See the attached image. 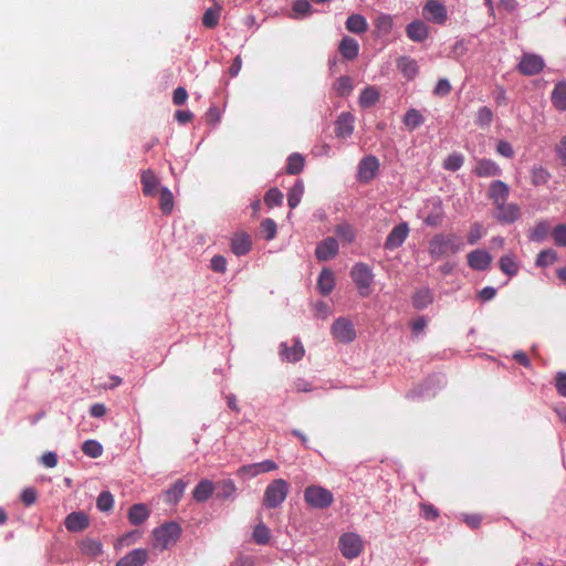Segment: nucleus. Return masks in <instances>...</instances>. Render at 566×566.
I'll return each mask as SVG.
<instances>
[{
    "instance_id": "obj_1",
    "label": "nucleus",
    "mask_w": 566,
    "mask_h": 566,
    "mask_svg": "<svg viewBox=\"0 0 566 566\" xmlns=\"http://www.w3.org/2000/svg\"><path fill=\"white\" fill-rule=\"evenodd\" d=\"M463 249V243L454 233H439L429 241V254L432 259L439 260L449 254H455Z\"/></svg>"
},
{
    "instance_id": "obj_2",
    "label": "nucleus",
    "mask_w": 566,
    "mask_h": 566,
    "mask_svg": "<svg viewBox=\"0 0 566 566\" xmlns=\"http://www.w3.org/2000/svg\"><path fill=\"white\" fill-rule=\"evenodd\" d=\"M181 527L176 522H168L153 531V547L159 551L170 548L177 543Z\"/></svg>"
},
{
    "instance_id": "obj_3",
    "label": "nucleus",
    "mask_w": 566,
    "mask_h": 566,
    "mask_svg": "<svg viewBox=\"0 0 566 566\" xmlns=\"http://www.w3.org/2000/svg\"><path fill=\"white\" fill-rule=\"evenodd\" d=\"M289 483L284 479L273 480L265 489L263 505L268 509L279 507L287 497Z\"/></svg>"
},
{
    "instance_id": "obj_4",
    "label": "nucleus",
    "mask_w": 566,
    "mask_h": 566,
    "mask_svg": "<svg viewBox=\"0 0 566 566\" xmlns=\"http://www.w3.org/2000/svg\"><path fill=\"white\" fill-rule=\"evenodd\" d=\"M304 500L314 509H326L334 502V495L321 485H310L304 491Z\"/></svg>"
},
{
    "instance_id": "obj_5",
    "label": "nucleus",
    "mask_w": 566,
    "mask_h": 566,
    "mask_svg": "<svg viewBox=\"0 0 566 566\" xmlns=\"http://www.w3.org/2000/svg\"><path fill=\"white\" fill-rule=\"evenodd\" d=\"M350 276L356 284L360 296L366 297L370 294V285L374 281V274L369 265L357 263L350 271Z\"/></svg>"
},
{
    "instance_id": "obj_6",
    "label": "nucleus",
    "mask_w": 566,
    "mask_h": 566,
    "mask_svg": "<svg viewBox=\"0 0 566 566\" xmlns=\"http://www.w3.org/2000/svg\"><path fill=\"white\" fill-rule=\"evenodd\" d=\"M338 547L345 558L354 559L363 552L364 544L358 534L345 533L339 537Z\"/></svg>"
},
{
    "instance_id": "obj_7",
    "label": "nucleus",
    "mask_w": 566,
    "mask_h": 566,
    "mask_svg": "<svg viewBox=\"0 0 566 566\" xmlns=\"http://www.w3.org/2000/svg\"><path fill=\"white\" fill-rule=\"evenodd\" d=\"M521 208L517 203L504 201L494 206V218L504 224H510L518 220Z\"/></svg>"
},
{
    "instance_id": "obj_8",
    "label": "nucleus",
    "mask_w": 566,
    "mask_h": 566,
    "mask_svg": "<svg viewBox=\"0 0 566 566\" xmlns=\"http://www.w3.org/2000/svg\"><path fill=\"white\" fill-rule=\"evenodd\" d=\"M332 335L340 343H350L356 337L353 323L345 317L337 318L331 328Z\"/></svg>"
},
{
    "instance_id": "obj_9",
    "label": "nucleus",
    "mask_w": 566,
    "mask_h": 566,
    "mask_svg": "<svg viewBox=\"0 0 566 566\" xmlns=\"http://www.w3.org/2000/svg\"><path fill=\"white\" fill-rule=\"evenodd\" d=\"M542 56L533 53H525L521 57L517 70L521 74L532 76L538 74L544 69Z\"/></svg>"
},
{
    "instance_id": "obj_10",
    "label": "nucleus",
    "mask_w": 566,
    "mask_h": 566,
    "mask_svg": "<svg viewBox=\"0 0 566 566\" xmlns=\"http://www.w3.org/2000/svg\"><path fill=\"white\" fill-rule=\"evenodd\" d=\"M379 169V160L375 156L363 158L358 165L357 178L360 182L373 180Z\"/></svg>"
},
{
    "instance_id": "obj_11",
    "label": "nucleus",
    "mask_w": 566,
    "mask_h": 566,
    "mask_svg": "<svg viewBox=\"0 0 566 566\" xmlns=\"http://www.w3.org/2000/svg\"><path fill=\"white\" fill-rule=\"evenodd\" d=\"M423 14L437 24H443L448 18L446 7L438 0H429L423 7Z\"/></svg>"
},
{
    "instance_id": "obj_12",
    "label": "nucleus",
    "mask_w": 566,
    "mask_h": 566,
    "mask_svg": "<svg viewBox=\"0 0 566 566\" xmlns=\"http://www.w3.org/2000/svg\"><path fill=\"white\" fill-rule=\"evenodd\" d=\"M409 234V227L408 223L402 222L396 226L390 233L388 234L386 241H385V249L387 250H395L399 248L407 239Z\"/></svg>"
},
{
    "instance_id": "obj_13",
    "label": "nucleus",
    "mask_w": 566,
    "mask_h": 566,
    "mask_svg": "<svg viewBox=\"0 0 566 566\" xmlns=\"http://www.w3.org/2000/svg\"><path fill=\"white\" fill-rule=\"evenodd\" d=\"M280 356L283 360L289 363H296L301 360L305 354V349L298 339L293 340V345L289 346L287 343H281Z\"/></svg>"
},
{
    "instance_id": "obj_14",
    "label": "nucleus",
    "mask_w": 566,
    "mask_h": 566,
    "mask_svg": "<svg viewBox=\"0 0 566 566\" xmlns=\"http://www.w3.org/2000/svg\"><path fill=\"white\" fill-rule=\"evenodd\" d=\"M338 249L337 240L328 237L317 244L315 255L319 261H328L336 256Z\"/></svg>"
},
{
    "instance_id": "obj_15",
    "label": "nucleus",
    "mask_w": 566,
    "mask_h": 566,
    "mask_svg": "<svg viewBox=\"0 0 566 566\" xmlns=\"http://www.w3.org/2000/svg\"><path fill=\"white\" fill-rule=\"evenodd\" d=\"M468 264L471 269L478 271H485L490 268L492 262V256L485 250H473L468 256Z\"/></svg>"
},
{
    "instance_id": "obj_16",
    "label": "nucleus",
    "mask_w": 566,
    "mask_h": 566,
    "mask_svg": "<svg viewBox=\"0 0 566 566\" xmlns=\"http://www.w3.org/2000/svg\"><path fill=\"white\" fill-rule=\"evenodd\" d=\"M231 251L238 255H245L252 248L251 237L245 232H237L231 238Z\"/></svg>"
},
{
    "instance_id": "obj_17",
    "label": "nucleus",
    "mask_w": 566,
    "mask_h": 566,
    "mask_svg": "<svg viewBox=\"0 0 566 566\" xmlns=\"http://www.w3.org/2000/svg\"><path fill=\"white\" fill-rule=\"evenodd\" d=\"M149 554L145 548H136L122 557L116 566H144L148 560Z\"/></svg>"
},
{
    "instance_id": "obj_18",
    "label": "nucleus",
    "mask_w": 566,
    "mask_h": 566,
    "mask_svg": "<svg viewBox=\"0 0 566 566\" xmlns=\"http://www.w3.org/2000/svg\"><path fill=\"white\" fill-rule=\"evenodd\" d=\"M355 117L353 114L345 112L342 113L335 123V134L338 138H347L354 132Z\"/></svg>"
},
{
    "instance_id": "obj_19",
    "label": "nucleus",
    "mask_w": 566,
    "mask_h": 566,
    "mask_svg": "<svg viewBox=\"0 0 566 566\" xmlns=\"http://www.w3.org/2000/svg\"><path fill=\"white\" fill-rule=\"evenodd\" d=\"M510 195L509 186L502 180L492 181L489 187V198L493 206L507 201Z\"/></svg>"
},
{
    "instance_id": "obj_20",
    "label": "nucleus",
    "mask_w": 566,
    "mask_h": 566,
    "mask_svg": "<svg viewBox=\"0 0 566 566\" xmlns=\"http://www.w3.org/2000/svg\"><path fill=\"white\" fill-rule=\"evenodd\" d=\"M65 527L70 532H82L88 527V518L83 512H72L65 518Z\"/></svg>"
},
{
    "instance_id": "obj_21",
    "label": "nucleus",
    "mask_w": 566,
    "mask_h": 566,
    "mask_svg": "<svg viewBox=\"0 0 566 566\" xmlns=\"http://www.w3.org/2000/svg\"><path fill=\"white\" fill-rule=\"evenodd\" d=\"M474 174L478 177H495L502 174L499 165L491 159H480L474 168Z\"/></svg>"
},
{
    "instance_id": "obj_22",
    "label": "nucleus",
    "mask_w": 566,
    "mask_h": 566,
    "mask_svg": "<svg viewBox=\"0 0 566 566\" xmlns=\"http://www.w3.org/2000/svg\"><path fill=\"white\" fill-rule=\"evenodd\" d=\"M140 182L143 186V193L145 196H156L157 188L159 186V179L151 169H147L142 172Z\"/></svg>"
},
{
    "instance_id": "obj_23",
    "label": "nucleus",
    "mask_w": 566,
    "mask_h": 566,
    "mask_svg": "<svg viewBox=\"0 0 566 566\" xmlns=\"http://www.w3.org/2000/svg\"><path fill=\"white\" fill-rule=\"evenodd\" d=\"M338 51L344 59L353 61L358 55L359 44L355 39L344 36L339 43Z\"/></svg>"
},
{
    "instance_id": "obj_24",
    "label": "nucleus",
    "mask_w": 566,
    "mask_h": 566,
    "mask_svg": "<svg viewBox=\"0 0 566 566\" xmlns=\"http://www.w3.org/2000/svg\"><path fill=\"white\" fill-rule=\"evenodd\" d=\"M407 36L415 42H422L428 36V27L420 20L412 21L406 28Z\"/></svg>"
},
{
    "instance_id": "obj_25",
    "label": "nucleus",
    "mask_w": 566,
    "mask_h": 566,
    "mask_svg": "<svg viewBox=\"0 0 566 566\" xmlns=\"http://www.w3.org/2000/svg\"><path fill=\"white\" fill-rule=\"evenodd\" d=\"M213 1V6L207 9L202 15V24L206 28L213 29L219 24L222 7L216 0Z\"/></svg>"
},
{
    "instance_id": "obj_26",
    "label": "nucleus",
    "mask_w": 566,
    "mask_h": 566,
    "mask_svg": "<svg viewBox=\"0 0 566 566\" xmlns=\"http://www.w3.org/2000/svg\"><path fill=\"white\" fill-rule=\"evenodd\" d=\"M552 104L559 111H566V82H558L552 92Z\"/></svg>"
},
{
    "instance_id": "obj_27",
    "label": "nucleus",
    "mask_w": 566,
    "mask_h": 566,
    "mask_svg": "<svg viewBox=\"0 0 566 566\" xmlns=\"http://www.w3.org/2000/svg\"><path fill=\"white\" fill-rule=\"evenodd\" d=\"M214 484L210 480H201L192 491L197 502H206L213 493Z\"/></svg>"
},
{
    "instance_id": "obj_28",
    "label": "nucleus",
    "mask_w": 566,
    "mask_h": 566,
    "mask_svg": "<svg viewBox=\"0 0 566 566\" xmlns=\"http://www.w3.org/2000/svg\"><path fill=\"white\" fill-rule=\"evenodd\" d=\"M318 290L323 295H328L335 286V276L329 269H323L317 280Z\"/></svg>"
},
{
    "instance_id": "obj_29",
    "label": "nucleus",
    "mask_w": 566,
    "mask_h": 566,
    "mask_svg": "<svg viewBox=\"0 0 566 566\" xmlns=\"http://www.w3.org/2000/svg\"><path fill=\"white\" fill-rule=\"evenodd\" d=\"M346 29L349 32L361 34L368 30V23L361 14H350L346 20Z\"/></svg>"
},
{
    "instance_id": "obj_30",
    "label": "nucleus",
    "mask_w": 566,
    "mask_h": 566,
    "mask_svg": "<svg viewBox=\"0 0 566 566\" xmlns=\"http://www.w3.org/2000/svg\"><path fill=\"white\" fill-rule=\"evenodd\" d=\"M551 224L546 220H539L530 230L528 239L533 242L544 241L549 233Z\"/></svg>"
},
{
    "instance_id": "obj_31",
    "label": "nucleus",
    "mask_w": 566,
    "mask_h": 566,
    "mask_svg": "<svg viewBox=\"0 0 566 566\" xmlns=\"http://www.w3.org/2000/svg\"><path fill=\"white\" fill-rule=\"evenodd\" d=\"M149 516V510L145 504H134L129 509L128 518L133 525L143 524Z\"/></svg>"
},
{
    "instance_id": "obj_32",
    "label": "nucleus",
    "mask_w": 566,
    "mask_h": 566,
    "mask_svg": "<svg viewBox=\"0 0 566 566\" xmlns=\"http://www.w3.org/2000/svg\"><path fill=\"white\" fill-rule=\"evenodd\" d=\"M400 72L409 80H412L418 74V64L415 60L402 56L397 63Z\"/></svg>"
},
{
    "instance_id": "obj_33",
    "label": "nucleus",
    "mask_w": 566,
    "mask_h": 566,
    "mask_svg": "<svg viewBox=\"0 0 566 566\" xmlns=\"http://www.w3.org/2000/svg\"><path fill=\"white\" fill-rule=\"evenodd\" d=\"M80 549L82 554L96 557L102 555L103 553V546L101 542L92 538H85L80 543Z\"/></svg>"
},
{
    "instance_id": "obj_34",
    "label": "nucleus",
    "mask_w": 566,
    "mask_h": 566,
    "mask_svg": "<svg viewBox=\"0 0 566 566\" xmlns=\"http://www.w3.org/2000/svg\"><path fill=\"white\" fill-rule=\"evenodd\" d=\"M379 99V92L375 86H367L359 96V104L364 108L374 106Z\"/></svg>"
},
{
    "instance_id": "obj_35",
    "label": "nucleus",
    "mask_w": 566,
    "mask_h": 566,
    "mask_svg": "<svg viewBox=\"0 0 566 566\" xmlns=\"http://www.w3.org/2000/svg\"><path fill=\"white\" fill-rule=\"evenodd\" d=\"M424 122V117L422 114L416 109L410 108L403 116V124L408 127L409 130H415Z\"/></svg>"
},
{
    "instance_id": "obj_36",
    "label": "nucleus",
    "mask_w": 566,
    "mask_h": 566,
    "mask_svg": "<svg viewBox=\"0 0 566 566\" xmlns=\"http://www.w3.org/2000/svg\"><path fill=\"white\" fill-rule=\"evenodd\" d=\"M186 483L179 479L166 491V501L177 503L184 495Z\"/></svg>"
},
{
    "instance_id": "obj_37",
    "label": "nucleus",
    "mask_w": 566,
    "mask_h": 566,
    "mask_svg": "<svg viewBox=\"0 0 566 566\" xmlns=\"http://www.w3.org/2000/svg\"><path fill=\"white\" fill-rule=\"evenodd\" d=\"M433 301L432 293L429 289L417 291L412 297L413 306L418 310L426 308Z\"/></svg>"
},
{
    "instance_id": "obj_38",
    "label": "nucleus",
    "mask_w": 566,
    "mask_h": 566,
    "mask_svg": "<svg viewBox=\"0 0 566 566\" xmlns=\"http://www.w3.org/2000/svg\"><path fill=\"white\" fill-rule=\"evenodd\" d=\"M304 193V185L301 180H296L287 193V205L291 209L297 207Z\"/></svg>"
},
{
    "instance_id": "obj_39",
    "label": "nucleus",
    "mask_w": 566,
    "mask_h": 566,
    "mask_svg": "<svg viewBox=\"0 0 566 566\" xmlns=\"http://www.w3.org/2000/svg\"><path fill=\"white\" fill-rule=\"evenodd\" d=\"M551 178L549 171L543 166H535L531 171V182L534 186H543L548 182Z\"/></svg>"
},
{
    "instance_id": "obj_40",
    "label": "nucleus",
    "mask_w": 566,
    "mask_h": 566,
    "mask_svg": "<svg viewBox=\"0 0 566 566\" xmlns=\"http://www.w3.org/2000/svg\"><path fill=\"white\" fill-rule=\"evenodd\" d=\"M499 265H500L501 271L509 276H514L518 272V265H517L514 256L511 254L503 255L500 259Z\"/></svg>"
},
{
    "instance_id": "obj_41",
    "label": "nucleus",
    "mask_w": 566,
    "mask_h": 566,
    "mask_svg": "<svg viewBox=\"0 0 566 566\" xmlns=\"http://www.w3.org/2000/svg\"><path fill=\"white\" fill-rule=\"evenodd\" d=\"M303 168H304V157L301 154L294 153L289 156L287 166H286L287 174L297 175L303 170Z\"/></svg>"
},
{
    "instance_id": "obj_42",
    "label": "nucleus",
    "mask_w": 566,
    "mask_h": 566,
    "mask_svg": "<svg viewBox=\"0 0 566 566\" xmlns=\"http://www.w3.org/2000/svg\"><path fill=\"white\" fill-rule=\"evenodd\" d=\"M252 538L258 545L268 544L270 541L269 527L263 522H260L253 530Z\"/></svg>"
},
{
    "instance_id": "obj_43",
    "label": "nucleus",
    "mask_w": 566,
    "mask_h": 566,
    "mask_svg": "<svg viewBox=\"0 0 566 566\" xmlns=\"http://www.w3.org/2000/svg\"><path fill=\"white\" fill-rule=\"evenodd\" d=\"M217 490L218 499H229L235 493L237 488L232 480H223L217 483Z\"/></svg>"
},
{
    "instance_id": "obj_44",
    "label": "nucleus",
    "mask_w": 566,
    "mask_h": 566,
    "mask_svg": "<svg viewBox=\"0 0 566 566\" xmlns=\"http://www.w3.org/2000/svg\"><path fill=\"white\" fill-rule=\"evenodd\" d=\"M160 210L165 214H169L174 209V196L168 188H163L159 196Z\"/></svg>"
},
{
    "instance_id": "obj_45",
    "label": "nucleus",
    "mask_w": 566,
    "mask_h": 566,
    "mask_svg": "<svg viewBox=\"0 0 566 566\" xmlns=\"http://www.w3.org/2000/svg\"><path fill=\"white\" fill-rule=\"evenodd\" d=\"M334 90L339 96H348L353 91V83L349 76H340L334 83Z\"/></svg>"
},
{
    "instance_id": "obj_46",
    "label": "nucleus",
    "mask_w": 566,
    "mask_h": 566,
    "mask_svg": "<svg viewBox=\"0 0 566 566\" xmlns=\"http://www.w3.org/2000/svg\"><path fill=\"white\" fill-rule=\"evenodd\" d=\"M392 25H394L392 19L388 14H381L375 21L376 30L381 35L389 34L392 30Z\"/></svg>"
},
{
    "instance_id": "obj_47",
    "label": "nucleus",
    "mask_w": 566,
    "mask_h": 566,
    "mask_svg": "<svg viewBox=\"0 0 566 566\" xmlns=\"http://www.w3.org/2000/svg\"><path fill=\"white\" fill-rule=\"evenodd\" d=\"M82 451L84 454H86L87 457H91V458H98L102 455L103 453V447L99 442L95 441V440H86L83 444H82Z\"/></svg>"
},
{
    "instance_id": "obj_48",
    "label": "nucleus",
    "mask_w": 566,
    "mask_h": 566,
    "mask_svg": "<svg viewBox=\"0 0 566 566\" xmlns=\"http://www.w3.org/2000/svg\"><path fill=\"white\" fill-rule=\"evenodd\" d=\"M557 253L554 250H543L537 254L536 264L538 266L545 268L551 264H554L557 261Z\"/></svg>"
},
{
    "instance_id": "obj_49",
    "label": "nucleus",
    "mask_w": 566,
    "mask_h": 566,
    "mask_svg": "<svg viewBox=\"0 0 566 566\" xmlns=\"http://www.w3.org/2000/svg\"><path fill=\"white\" fill-rule=\"evenodd\" d=\"M493 120V112L490 107L483 106L476 112L475 123L480 127H489Z\"/></svg>"
},
{
    "instance_id": "obj_50",
    "label": "nucleus",
    "mask_w": 566,
    "mask_h": 566,
    "mask_svg": "<svg viewBox=\"0 0 566 566\" xmlns=\"http://www.w3.org/2000/svg\"><path fill=\"white\" fill-rule=\"evenodd\" d=\"M264 202L269 208L281 206L283 202V193L277 188H271L264 196Z\"/></svg>"
},
{
    "instance_id": "obj_51",
    "label": "nucleus",
    "mask_w": 566,
    "mask_h": 566,
    "mask_svg": "<svg viewBox=\"0 0 566 566\" xmlns=\"http://www.w3.org/2000/svg\"><path fill=\"white\" fill-rule=\"evenodd\" d=\"M260 231L263 238L270 241L276 235V223L272 219H264L260 224Z\"/></svg>"
},
{
    "instance_id": "obj_52",
    "label": "nucleus",
    "mask_w": 566,
    "mask_h": 566,
    "mask_svg": "<svg viewBox=\"0 0 566 566\" xmlns=\"http://www.w3.org/2000/svg\"><path fill=\"white\" fill-rule=\"evenodd\" d=\"M463 163H464L463 156L454 153V154L449 155L446 158V160L443 163V167L447 170L457 171L458 169H460L462 167Z\"/></svg>"
},
{
    "instance_id": "obj_53",
    "label": "nucleus",
    "mask_w": 566,
    "mask_h": 566,
    "mask_svg": "<svg viewBox=\"0 0 566 566\" xmlns=\"http://www.w3.org/2000/svg\"><path fill=\"white\" fill-rule=\"evenodd\" d=\"M484 235V229L482 224L479 222H474L468 232L467 241L469 244L473 245L478 243V241Z\"/></svg>"
},
{
    "instance_id": "obj_54",
    "label": "nucleus",
    "mask_w": 566,
    "mask_h": 566,
    "mask_svg": "<svg viewBox=\"0 0 566 566\" xmlns=\"http://www.w3.org/2000/svg\"><path fill=\"white\" fill-rule=\"evenodd\" d=\"M338 238L347 243H350L355 239L354 229L349 224H339L335 230Z\"/></svg>"
},
{
    "instance_id": "obj_55",
    "label": "nucleus",
    "mask_w": 566,
    "mask_h": 566,
    "mask_svg": "<svg viewBox=\"0 0 566 566\" xmlns=\"http://www.w3.org/2000/svg\"><path fill=\"white\" fill-rule=\"evenodd\" d=\"M554 243L558 247H566V224L556 226L552 231Z\"/></svg>"
},
{
    "instance_id": "obj_56",
    "label": "nucleus",
    "mask_w": 566,
    "mask_h": 566,
    "mask_svg": "<svg viewBox=\"0 0 566 566\" xmlns=\"http://www.w3.org/2000/svg\"><path fill=\"white\" fill-rule=\"evenodd\" d=\"M311 10L312 6L308 0H296L293 3V12L295 18L307 15L311 13Z\"/></svg>"
},
{
    "instance_id": "obj_57",
    "label": "nucleus",
    "mask_w": 566,
    "mask_h": 566,
    "mask_svg": "<svg viewBox=\"0 0 566 566\" xmlns=\"http://www.w3.org/2000/svg\"><path fill=\"white\" fill-rule=\"evenodd\" d=\"M113 504H114V499L109 492L105 491L98 495L97 507L101 511H103V512L109 511L113 507Z\"/></svg>"
},
{
    "instance_id": "obj_58",
    "label": "nucleus",
    "mask_w": 566,
    "mask_h": 566,
    "mask_svg": "<svg viewBox=\"0 0 566 566\" xmlns=\"http://www.w3.org/2000/svg\"><path fill=\"white\" fill-rule=\"evenodd\" d=\"M36 497H38V493H36V490L33 488L24 489L20 496L21 501L27 506L34 504L36 501Z\"/></svg>"
},
{
    "instance_id": "obj_59",
    "label": "nucleus",
    "mask_w": 566,
    "mask_h": 566,
    "mask_svg": "<svg viewBox=\"0 0 566 566\" xmlns=\"http://www.w3.org/2000/svg\"><path fill=\"white\" fill-rule=\"evenodd\" d=\"M207 124L216 126L221 119L220 109L216 106L210 107L205 115Z\"/></svg>"
},
{
    "instance_id": "obj_60",
    "label": "nucleus",
    "mask_w": 566,
    "mask_h": 566,
    "mask_svg": "<svg viewBox=\"0 0 566 566\" xmlns=\"http://www.w3.org/2000/svg\"><path fill=\"white\" fill-rule=\"evenodd\" d=\"M496 151L506 158L514 157V150L512 145L506 140H500L496 145Z\"/></svg>"
},
{
    "instance_id": "obj_61",
    "label": "nucleus",
    "mask_w": 566,
    "mask_h": 566,
    "mask_svg": "<svg viewBox=\"0 0 566 566\" xmlns=\"http://www.w3.org/2000/svg\"><path fill=\"white\" fill-rule=\"evenodd\" d=\"M211 270L218 273H224L227 270V260L222 255H214L211 259Z\"/></svg>"
},
{
    "instance_id": "obj_62",
    "label": "nucleus",
    "mask_w": 566,
    "mask_h": 566,
    "mask_svg": "<svg viewBox=\"0 0 566 566\" xmlns=\"http://www.w3.org/2000/svg\"><path fill=\"white\" fill-rule=\"evenodd\" d=\"M451 92V84L447 78H440L434 87L433 93L438 96H446Z\"/></svg>"
},
{
    "instance_id": "obj_63",
    "label": "nucleus",
    "mask_w": 566,
    "mask_h": 566,
    "mask_svg": "<svg viewBox=\"0 0 566 566\" xmlns=\"http://www.w3.org/2000/svg\"><path fill=\"white\" fill-rule=\"evenodd\" d=\"M188 98V93L185 87H177L172 93V103L177 106L184 105Z\"/></svg>"
},
{
    "instance_id": "obj_64",
    "label": "nucleus",
    "mask_w": 566,
    "mask_h": 566,
    "mask_svg": "<svg viewBox=\"0 0 566 566\" xmlns=\"http://www.w3.org/2000/svg\"><path fill=\"white\" fill-rule=\"evenodd\" d=\"M555 386H556L557 392L560 396L566 397V373H558L556 375Z\"/></svg>"
}]
</instances>
